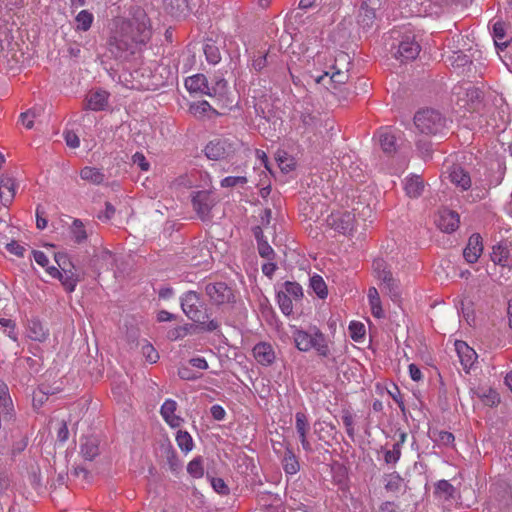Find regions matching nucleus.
<instances>
[{"label": "nucleus", "mask_w": 512, "mask_h": 512, "mask_svg": "<svg viewBox=\"0 0 512 512\" xmlns=\"http://www.w3.org/2000/svg\"><path fill=\"white\" fill-rule=\"evenodd\" d=\"M152 36L150 19L143 9L134 10L132 17L119 19L108 40V50L115 59L125 60L146 45Z\"/></svg>", "instance_id": "1"}, {"label": "nucleus", "mask_w": 512, "mask_h": 512, "mask_svg": "<svg viewBox=\"0 0 512 512\" xmlns=\"http://www.w3.org/2000/svg\"><path fill=\"white\" fill-rule=\"evenodd\" d=\"M292 338L295 347L301 352H308L314 349L320 357H328L330 355L326 336L317 326H310L308 330L294 328Z\"/></svg>", "instance_id": "2"}, {"label": "nucleus", "mask_w": 512, "mask_h": 512, "mask_svg": "<svg viewBox=\"0 0 512 512\" xmlns=\"http://www.w3.org/2000/svg\"><path fill=\"white\" fill-rule=\"evenodd\" d=\"M181 308L186 316L201 325L206 331H214L219 325L215 320H208L206 308L198 293L188 291L181 297Z\"/></svg>", "instance_id": "3"}, {"label": "nucleus", "mask_w": 512, "mask_h": 512, "mask_svg": "<svg viewBox=\"0 0 512 512\" xmlns=\"http://www.w3.org/2000/svg\"><path fill=\"white\" fill-rule=\"evenodd\" d=\"M414 124L419 132L426 135H436L446 127V119L434 109L418 111L414 116Z\"/></svg>", "instance_id": "4"}, {"label": "nucleus", "mask_w": 512, "mask_h": 512, "mask_svg": "<svg viewBox=\"0 0 512 512\" xmlns=\"http://www.w3.org/2000/svg\"><path fill=\"white\" fill-rule=\"evenodd\" d=\"M240 147V141L235 137H219L211 140L204 148L208 159L222 160L233 156Z\"/></svg>", "instance_id": "5"}, {"label": "nucleus", "mask_w": 512, "mask_h": 512, "mask_svg": "<svg viewBox=\"0 0 512 512\" xmlns=\"http://www.w3.org/2000/svg\"><path fill=\"white\" fill-rule=\"evenodd\" d=\"M47 273L55 279H58L64 290L68 293H72L77 284L81 281L80 275L76 272L73 263H70V267H63L59 270L56 266L47 267Z\"/></svg>", "instance_id": "6"}, {"label": "nucleus", "mask_w": 512, "mask_h": 512, "mask_svg": "<svg viewBox=\"0 0 512 512\" xmlns=\"http://www.w3.org/2000/svg\"><path fill=\"white\" fill-rule=\"evenodd\" d=\"M453 94L457 96L458 102L463 101L464 106H468L470 109H475L483 99L482 90L470 83L456 85L453 88Z\"/></svg>", "instance_id": "7"}, {"label": "nucleus", "mask_w": 512, "mask_h": 512, "mask_svg": "<svg viewBox=\"0 0 512 512\" xmlns=\"http://www.w3.org/2000/svg\"><path fill=\"white\" fill-rule=\"evenodd\" d=\"M205 292L210 300L216 305H222L234 301L233 290L224 282L207 284Z\"/></svg>", "instance_id": "8"}, {"label": "nucleus", "mask_w": 512, "mask_h": 512, "mask_svg": "<svg viewBox=\"0 0 512 512\" xmlns=\"http://www.w3.org/2000/svg\"><path fill=\"white\" fill-rule=\"evenodd\" d=\"M421 47L415 40V36L408 34L404 35L398 45L397 52L395 53L396 59L401 62L412 61L419 55Z\"/></svg>", "instance_id": "9"}, {"label": "nucleus", "mask_w": 512, "mask_h": 512, "mask_svg": "<svg viewBox=\"0 0 512 512\" xmlns=\"http://www.w3.org/2000/svg\"><path fill=\"white\" fill-rule=\"evenodd\" d=\"M482 252H483L482 237L480 236V234L474 233L468 239V243L463 250V256L468 263L474 264L478 261Z\"/></svg>", "instance_id": "10"}, {"label": "nucleus", "mask_w": 512, "mask_h": 512, "mask_svg": "<svg viewBox=\"0 0 512 512\" xmlns=\"http://www.w3.org/2000/svg\"><path fill=\"white\" fill-rule=\"evenodd\" d=\"M460 223L459 214L455 211L444 209L439 212V216L436 220L438 228L446 233L454 232Z\"/></svg>", "instance_id": "11"}, {"label": "nucleus", "mask_w": 512, "mask_h": 512, "mask_svg": "<svg viewBox=\"0 0 512 512\" xmlns=\"http://www.w3.org/2000/svg\"><path fill=\"white\" fill-rule=\"evenodd\" d=\"M381 285L382 291L386 293L393 302H400L401 291L399 282L393 277L391 271H384L381 275Z\"/></svg>", "instance_id": "12"}, {"label": "nucleus", "mask_w": 512, "mask_h": 512, "mask_svg": "<svg viewBox=\"0 0 512 512\" xmlns=\"http://www.w3.org/2000/svg\"><path fill=\"white\" fill-rule=\"evenodd\" d=\"M253 356L263 366L273 364L276 359L274 348L267 342L257 343L253 348Z\"/></svg>", "instance_id": "13"}, {"label": "nucleus", "mask_w": 512, "mask_h": 512, "mask_svg": "<svg viewBox=\"0 0 512 512\" xmlns=\"http://www.w3.org/2000/svg\"><path fill=\"white\" fill-rule=\"evenodd\" d=\"M355 216L351 212L332 215L330 225L342 234H349L354 229Z\"/></svg>", "instance_id": "14"}, {"label": "nucleus", "mask_w": 512, "mask_h": 512, "mask_svg": "<svg viewBox=\"0 0 512 512\" xmlns=\"http://www.w3.org/2000/svg\"><path fill=\"white\" fill-rule=\"evenodd\" d=\"M16 182L15 179L3 175L0 179V201L3 206L8 207L15 197Z\"/></svg>", "instance_id": "15"}, {"label": "nucleus", "mask_w": 512, "mask_h": 512, "mask_svg": "<svg viewBox=\"0 0 512 512\" xmlns=\"http://www.w3.org/2000/svg\"><path fill=\"white\" fill-rule=\"evenodd\" d=\"M192 203L194 209L201 218L206 217L213 206L211 195L207 191L196 192L192 198Z\"/></svg>", "instance_id": "16"}, {"label": "nucleus", "mask_w": 512, "mask_h": 512, "mask_svg": "<svg viewBox=\"0 0 512 512\" xmlns=\"http://www.w3.org/2000/svg\"><path fill=\"white\" fill-rule=\"evenodd\" d=\"M90 227V223L85 224L81 219L75 218L69 228L72 240L77 244L84 243L91 233Z\"/></svg>", "instance_id": "17"}, {"label": "nucleus", "mask_w": 512, "mask_h": 512, "mask_svg": "<svg viewBox=\"0 0 512 512\" xmlns=\"http://www.w3.org/2000/svg\"><path fill=\"white\" fill-rule=\"evenodd\" d=\"M176 409L177 403L172 399H167L160 409V413L164 420L173 428L180 426L183 421L181 417L175 414Z\"/></svg>", "instance_id": "18"}, {"label": "nucleus", "mask_w": 512, "mask_h": 512, "mask_svg": "<svg viewBox=\"0 0 512 512\" xmlns=\"http://www.w3.org/2000/svg\"><path fill=\"white\" fill-rule=\"evenodd\" d=\"M510 249L507 242H499L492 247L491 260L502 267L509 266Z\"/></svg>", "instance_id": "19"}, {"label": "nucleus", "mask_w": 512, "mask_h": 512, "mask_svg": "<svg viewBox=\"0 0 512 512\" xmlns=\"http://www.w3.org/2000/svg\"><path fill=\"white\" fill-rule=\"evenodd\" d=\"M456 351L460 362L465 370L471 368L477 358L476 352L470 348L465 342L457 341L455 343Z\"/></svg>", "instance_id": "20"}, {"label": "nucleus", "mask_w": 512, "mask_h": 512, "mask_svg": "<svg viewBox=\"0 0 512 512\" xmlns=\"http://www.w3.org/2000/svg\"><path fill=\"white\" fill-rule=\"evenodd\" d=\"M109 94L106 91H95L86 98V109L92 111L104 110L108 104Z\"/></svg>", "instance_id": "21"}, {"label": "nucleus", "mask_w": 512, "mask_h": 512, "mask_svg": "<svg viewBox=\"0 0 512 512\" xmlns=\"http://www.w3.org/2000/svg\"><path fill=\"white\" fill-rule=\"evenodd\" d=\"M376 19L375 9L369 7L366 3H362L357 14V23L364 30L372 27Z\"/></svg>", "instance_id": "22"}, {"label": "nucleus", "mask_w": 512, "mask_h": 512, "mask_svg": "<svg viewBox=\"0 0 512 512\" xmlns=\"http://www.w3.org/2000/svg\"><path fill=\"white\" fill-rule=\"evenodd\" d=\"M281 462L286 474L294 475L300 470L299 461L289 444L285 446V452Z\"/></svg>", "instance_id": "23"}, {"label": "nucleus", "mask_w": 512, "mask_h": 512, "mask_svg": "<svg viewBox=\"0 0 512 512\" xmlns=\"http://www.w3.org/2000/svg\"><path fill=\"white\" fill-rule=\"evenodd\" d=\"M378 139L384 153L391 155L396 152V137L389 129L381 128L378 131Z\"/></svg>", "instance_id": "24"}, {"label": "nucleus", "mask_w": 512, "mask_h": 512, "mask_svg": "<svg viewBox=\"0 0 512 512\" xmlns=\"http://www.w3.org/2000/svg\"><path fill=\"white\" fill-rule=\"evenodd\" d=\"M80 452L85 460L92 461L99 454V441L95 437H85L81 440Z\"/></svg>", "instance_id": "25"}, {"label": "nucleus", "mask_w": 512, "mask_h": 512, "mask_svg": "<svg viewBox=\"0 0 512 512\" xmlns=\"http://www.w3.org/2000/svg\"><path fill=\"white\" fill-rule=\"evenodd\" d=\"M449 177L451 182L462 190H468L471 187V178L469 173L460 166L453 167Z\"/></svg>", "instance_id": "26"}, {"label": "nucleus", "mask_w": 512, "mask_h": 512, "mask_svg": "<svg viewBox=\"0 0 512 512\" xmlns=\"http://www.w3.org/2000/svg\"><path fill=\"white\" fill-rule=\"evenodd\" d=\"M185 86L190 92L206 94L209 90V83L203 74H196L185 80Z\"/></svg>", "instance_id": "27"}, {"label": "nucleus", "mask_w": 512, "mask_h": 512, "mask_svg": "<svg viewBox=\"0 0 512 512\" xmlns=\"http://www.w3.org/2000/svg\"><path fill=\"white\" fill-rule=\"evenodd\" d=\"M424 181L420 176L414 175L406 179L405 191L411 198H417L421 196L424 191Z\"/></svg>", "instance_id": "28"}, {"label": "nucleus", "mask_w": 512, "mask_h": 512, "mask_svg": "<svg viewBox=\"0 0 512 512\" xmlns=\"http://www.w3.org/2000/svg\"><path fill=\"white\" fill-rule=\"evenodd\" d=\"M368 300L371 307L372 315L378 319L384 317V311L381 306V300L378 290L375 287H370L368 290Z\"/></svg>", "instance_id": "29"}, {"label": "nucleus", "mask_w": 512, "mask_h": 512, "mask_svg": "<svg viewBox=\"0 0 512 512\" xmlns=\"http://www.w3.org/2000/svg\"><path fill=\"white\" fill-rule=\"evenodd\" d=\"M80 177L82 180L88 181L95 185L101 184L105 179V175L98 168L90 166H86L81 169Z\"/></svg>", "instance_id": "30"}, {"label": "nucleus", "mask_w": 512, "mask_h": 512, "mask_svg": "<svg viewBox=\"0 0 512 512\" xmlns=\"http://www.w3.org/2000/svg\"><path fill=\"white\" fill-rule=\"evenodd\" d=\"M228 90L227 81L219 76H215L212 80V85H209L207 95L211 97L223 98Z\"/></svg>", "instance_id": "31"}, {"label": "nucleus", "mask_w": 512, "mask_h": 512, "mask_svg": "<svg viewBox=\"0 0 512 512\" xmlns=\"http://www.w3.org/2000/svg\"><path fill=\"white\" fill-rule=\"evenodd\" d=\"M47 331L38 320H31L28 324V337L34 341L42 342L47 338Z\"/></svg>", "instance_id": "32"}, {"label": "nucleus", "mask_w": 512, "mask_h": 512, "mask_svg": "<svg viewBox=\"0 0 512 512\" xmlns=\"http://www.w3.org/2000/svg\"><path fill=\"white\" fill-rule=\"evenodd\" d=\"M190 112L197 118H203L209 112L212 114H217V111L207 101L192 103L190 105Z\"/></svg>", "instance_id": "33"}, {"label": "nucleus", "mask_w": 512, "mask_h": 512, "mask_svg": "<svg viewBox=\"0 0 512 512\" xmlns=\"http://www.w3.org/2000/svg\"><path fill=\"white\" fill-rule=\"evenodd\" d=\"M165 9L173 16L183 14L188 7V0H164Z\"/></svg>", "instance_id": "34"}, {"label": "nucleus", "mask_w": 512, "mask_h": 512, "mask_svg": "<svg viewBox=\"0 0 512 512\" xmlns=\"http://www.w3.org/2000/svg\"><path fill=\"white\" fill-rule=\"evenodd\" d=\"M93 20H94V16L91 12H89L88 10L80 11L75 18L76 30H79V31L89 30L93 23Z\"/></svg>", "instance_id": "35"}, {"label": "nucleus", "mask_w": 512, "mask_h": 512, "mask_svg": "<svg viewBox=\"0 0 512 512\" xmlns=\"http://www.w3.org/2000/svg\"><path fill=\"white\" fill-rule=\"evenodd\" d=\"M505 25L502 22H496L493 25V39L496 47L503 49L507 47V40H505Z\"/></svg>", "instance_id": "36"}, {"label": "nucleus", "mask_w": 512, "mask_h": 512, "mask_svg": "<svg viewBox=\"0 0 512 512\" xmlns=\"http://www.w3.org/2000/svg\"><path fill=\"white\" fill-rule=\"evenodd\" d=\"M310 287L313 289V291L319 298L324 299L327 297V286L320 275L315 274L310 278Z\"/></svg>", "instance_id": "37"}, {"label": "nucleus", "mask_w": 512, "mask_h": 512, "mask_svg": "<svg viewBox=\"0 0 512 512\" xmlns=\"http://www.w3.org/2000/svg\"><path fill=\"white\" fill-rule=\"evenodd\" d=\"M204 54L206 56V60L211 64H217L221 60V53L219 48L213 41H208L204 45Z\"/></svg>", "instance_id": "38"}, {"label": "nucleus", "mask_w": 512, "mask_h": 512, "mask_svg": "<svg viewBox=\"0 0 512 512\" xmlns=\"http://www.w3.org/2000/svg\"><path fill=\"white\" fill-rule=\"evenodd\" d=\"M454 487L447 480H440L436 483L434 494L439 498L448 500L453 497Z\"/></svg>", "instance_id": "39"}, {"label": "nucleus", "mask_w": 512, "mask_h": 512, "mask_svg": "<svg viewBox=\"0 0 512 512\" xmlns=\"http://www.w3.org/2000/svg\"><path fill=\"white\" fill-rule=\"evenodd\" d=\"M385 489L390 492H398L401 489L403 479L402 477L394 472L387 474L384 477Z\"/></svg>", "instance_id": "40"}, {"label": "nucleus", "mask_w": 512, "mask_h": 512, "mask_svg": "<svg viewBox=\"0 0 512 512\" xmlns=\"http://www.w3.org/2000/svg\"><path fill=\"white\" fill-rule=\"evenodd\" d=\"M301 126L304 129V132H312L314 131L319 124V118L309 112H303L300 117Z\"/></svg>", "instance_id": "41"}, {"label": "nucleus", "mask_w": 512, "mask_h": 512, "mask_svg": "<svg viewBox=\"0 0 512 512\" xmlns=\"http://www.w3.org/2000/svg\"><path fill=\"white\" fill-rule=\"evenodd\" d=\"M42 112L43 109L41 107H33L32 109L21 113L20 120L27 129H31L34 125V119L40 116Z\"/></svg>", "instance_id": "42"}, {"label": "nucleus", "mask_w": 512, "mask_h": 512, "mask_svg": "<svg viewBox=\"0 0 512 512\" xmlns=\"http://www.w3.org/2000/svg\"><path fill=\"white\" fill-rule=\"evenodd\" d=\"M277 301H278L279 308L283 314H285L287 316L292 314V312H293L292 298L287 296L286 292H283L280 290L277 293Z\"/></svg>", "instance_id": "43"}, {"label": "nucleus", "mask_w": 512, "mask_h": 512, "mask_svg": "<svg viewBox=\"0 0 512 512\" xmlns=\"http://www.w3.org/2000/svg\"><path fill=\"white\" fill-rule=\"evenodd\" d=\"M176 442L182 451L189 452L193 448L192 437L187 431L179 430L176 435Z\"/></svg>", "instance_id": "44"}, {"label": "nucleus", "mask_w": 512, "mask_h": 512, "mask_svg": "<svg viewBox=\"0 0 512 512\" xmlns=\"http://www.w3.org/2000/svg\"><path fill=\"white\" fill-rule=\"evenodd\" d=\"M283 292L287 293V296L294 300H300L303 297L302 287L296 282L286 281L283 285Z\"/></svg>", "instance_id": "45"}, {"label": "nucleus", "mask_w": 512, "mask_h": 512, "mask_svg": "<svg viewBox=\"0 0 512 512\" xmlns=\"http://www.w3.org/2000/svg\"><path fill=\"white\" fill-rule=\"evenodd\" d=\"M141 352L145 359L151 364L156 363L159 359V354L157 350L153 347L152 344L148 342H145L142 345Z\"/></svg>", "instance_id": "46"}, {"label": "nucleus", "mask_w": 512, "mask_h": 512, "mask_svg": "<svg viewBox=\"0 0 512 512\" xmlns=\"http://www.w3.org/2000/svg\"><path fill=\"white\" fill-rule=\"evenodd\" d=\"M187 472L194 478H201L204 474L202 461L200 458H194L188 463Z\"/></svg>", "instance_id": "47"}, {"label": "nucleus", "mask_w": 512, "mask_h": 512, "mask_svg": "<svg viewBox=\"0 0 512 512\" xmlns=\"http://www.w3.org/2000/svg\"><path fill=\"white\" fill-rule=\"evenodd\" d=\"M245 176H228L221 180V187L230 188L235 186H244L247 183Z\"/></svg>", "instance_id": "48"}, {"label": "nucleus", "mask_w": 512, "mask_h": 512, "mask_svg": "<svg viewBox=\"0 0 512 512\" xmlns=\"http://www.w3.org/2000/svg\"><path fill=\"white\" fill-rule=\"evenodd\" d=\"M342 421L346 428V432L349 437L354 438L355 430H354V418L350 410L344 409L342 411Z\"/></svg>", "instance_id": "49"}, {"label": "nucleus", "mask_w": 512, "mask_h": 512, "mask_svg": "<svg viewBox=\"0 0 512 512\" xmlns=\"http://www.w3.org/2000/svg\"><path fill=\"white\" fill-rule=\"evenodd\" d=\"M401 457V448L399 444H394L391 450L384 451V461L387 464H395Z\"/></svg>", "instance_id": "50"}, {"label": "nucleus", "mask_w": 512, "mask_h": 512, "mask_svg": "<svg viewBox=\"0 0 512 512\" xmlns=\"http://www.w3.org/2000/svg\"><path fill=\"white\" fill-rule=\"evenodd\" d=\"M258 253L262 258L273 260L275 252L267 241L257 244Z\"/></svg>", "instance_id": "51"}, {"label": "nucleus", "mask_w": 512, "mask_h": 512, "mask_svg": "<svg viewBox=\"0 0 512 512\" xmlns=\"http://www.w3.org/2000/svg\"><path fill=\"white\" fill-rule=\"evenodd\" d=\"M267 53H261L259 52L258 55H254L252 60V67L255 71L260 72L267 66Z\"/></svg>", "instance_id": "52"}, {"label": "nucleus", "mask_w": 512, "mask_h": 512, "mask_svg": "<svg viewBox=\"0 0 512 512\" xmlns=\"http://www.w3.org/2000/svg\"><path fill=\"white\" fill-rule=\"evenodd\" d=\"M0 325L5 328V332H7V335L10 339L17 341V334L15 332L16 325L14 321L11 319L1 318Z\"/></svg>", "instance_id": "53"}, {"label": "nucleus", "mask_w": 512, "mask_h": 512, "mask_svg": "<svg viewBox=\"0 0 512 512\" xmlns=\"http://www.w3.org/2000/svg\"><path fill=\"white\" fill-rule=\"evenodd\" d=\"M188 333H189V326L185 325V326H178V327L171 329L168 332L167 336L170 340L175 341V340L185 337Z\"/></svg>", "instance_id": "54"}, {"label": "nucleus", "mask_w": 512, "mask_h": 512, "mask_svg": "<svg viewBox=\"0 0 512 512\" xmlns=\"http://www.w3.org/2000/svg\"><path fill=\"white\" fill-rule=\"evenodd\" d=\"M295 420H296L295 426H296L297 433H299L301 431L308 432L309 424H308L307 417L304 413L297 412L295 415Z\"/></svg>", "instance_id": "55"}, {"label": "nucleus", "mask_w": 512, "mask_h": 512, "mask_svg": "<svg viewBox=\"0 0 512 512\" xmlns=\"http://www.w3.org/2000/svg\"><path fill=\"white\" fill-rule=\"evenodd\" d=\"M133 164L137 165L142 171H148L150 168L149 162L146 160V157L141 152H136L132 156Z\"/></svg>", "instance_id": "56"}, {"label": "nucleus", "mask_w": 512, "mask_h": 512, "mask_svg": "<svg viewBox=\"0 0 512 512\" xmlns=\"http://www.w3.org/2000/svg\"><path fill=\"white\" fill-rule=\"evenodd\" d=\"M211 485H212L213 489L217 493L222 494V495L229 494V488H228V486L226 485V483L224 482L223 479H221V478H212L211 479Z\"/></svg>", "instance_id": "57"}, {"label": "nucleus", "mask_w": 512, "mask_h": 512, "mask_svg": "<svg viewBox=\"0 0 512 512\" xmlns=\"http://www.w3.org/2000/svg\"><path fill=\"white\" fill-rule=\"evenodd\" d=\"M349 329L351 331V337L355 341H358L365 334L364 325L361 323L352 322L349 326Z\"/></svg>", "instance_id": "58"}, {"label": "nucleus", "mask_w": 512, "mask_h": 512, "mask_svg": "<svg viewBox=\"0 0 512 512\" xmlns=\"http://www.w3.org/2000/svg\"><path fill=\"white\" fill-rule=\"evenodd\" d=\"M454 440H455L454 435L451 432H448V431H441V432H439L438 438H437V441L440 444L444 445V446H451V445H453Z\"/></svg>", "instance_id": "59"}, {"label": "nucleus", "mask_w": 512, "mask_h": 512, "mask_svg": "<svg viewBox=\"0 0 512 512\" xmlns=\"http://www.w3.org/2000/svg\"><path fill=\"white\" fill-rule=\"evenodd\" d=\"M277 161H278V165H279V168L281 169V171L283 172H290L291 170L294 169V162H293V159H290L288 157H282V156H279L277 158Z\"/></svg>", "instance_id": "60"}, {"label": "nucleus", "mask_w": 512, "mask_h": 512, "mask_svg": "<svg viewBox=\"0 0 512 512\" xmlns=\"http://www.w3.org/2000/svg\"><path fill=\"white\" fill-rule=\"evenodd\" d=\"M54 259L59 270H61L63 267H70V263H72L66 253H55Z\"/></svg>", "instance_id": "61"}, {"label": "nucleus", "mask_w": 512, "mask_h": 512, "mask_svg": "<svg viewBox=\"0 0 512 512\" xmlns=\"http://www.w3.org/2000/svg\"><path fill=\"white\" fill-rule=\"evenodd\" d=\"M32 254H33L34 260L36 261L37 264H39L46 270H47V267H50L49 259L44 252L39 251V250H33Z\"/></svg>", "instance_id": "62"}, {"label": "nucleus", "mask_w": 512, "mask_h": 512, "mask_svg": "<svg viewBox=\"0 0 512 512\" xmlns=\"http://www.w3.org/2000/svg\"><path fill=\"white\" fill-rule=\"evenodd\" d=\"M7 251H9L12 254H15L16 256L23 257L25 252V247L20 245L16 241H12L6 245Z\"/></svg>", "instance_id": "63"}, {"label": "nucleus", "mask_w": 512, "mask_h": 512, "mask_svg": "<svg viewBox=\"0 0 512 512\" xmlns=\"http://www.w3.org/2000/svg\"><path fill=\"white\" fill-rule=\"evenodd\" d=\"M213 419L221 421L225 418L226 412L221 405L215 404L210 409Z\"/></svg>", "instance_id": "64"}]
</instances>
